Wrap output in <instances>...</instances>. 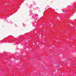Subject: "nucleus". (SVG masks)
<instances>
[{"instance_id": "nucleus-1", "label": "nucleus", "mask_w": 76, "mask_h": 76, "mask_svg": "<svg viewBox=\"0 0 76 76\" xmlns=\"http://www.w3.org/2000/svg\"><path fill=\"white\" fill-rule=\"evenodd\" d=\"M43 73H44L42 72V75H43Z\"/></svg>"}]
</instances>
